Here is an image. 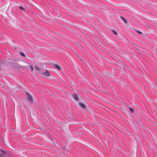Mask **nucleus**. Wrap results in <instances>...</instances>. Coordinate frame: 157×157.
I'll return each instance as SVG.
<instances>
[{
	"instance_id": "9",
	"label": "nucleus",
	"mask_w": 157,
	"mask_h": 157,
	"mask_svg": "<svg viewBox=\"0 0 157 157\" xmlns=\"http://www.w3.org/2000/svg\"><path fill=\"white\" fill-rule=\"evenodd\" d=\"M20 8L22 10H23V8L22 6H20Z\"/></svg>"
},
{
	"instance_id": "3",
	"label": "nucleus",
	"mask_w": 157,
	"mask_h": 157,
	"mask_svg": "<svg viewBox=\"0 0 157 157\" xmlns=\"http://www.w3.org/2000/svg\"><path fill=\"white\" fill-rule=\"evenodd\" d=\"M44 75L46 76H48L49 75H50L49 72L48 71H46L44 72Z\"/></svg>"
},
{
	"instance_id": "7",
	"label": "nucleus",
	"mask_w": 157,
	"mask_h": 157,
	"mask_svg": "<svg viewBox=\"0 0 157 157\" xmlns=\"http://www.w3.org/2000/svg\"><path fill=\"white\" fill-rule=\"evenodd\" d=\"M20 55L21 56H25V54L24 53H23L21 52L20 53Z\"/></svg>"
},
{
	"instance_id": "11",
	"label": "nucleus",
	"mask_w": 157,
	"mask_h": 157,
	"mask_svg": "<svg viewBox=\"0 0 157 157\" xmlns=\"http://www.w3.org/2000/svg\"><path fill=\"white\" fill-rule=\"evenodd\" d=\"M36 70H37V69H38V68L37 67H36Z\"/></svg>"
},
{
	"instance_id": "1",
	"label": "nucleus",
	"mask_w": 157,
	"mask_h": 157,
	"mask_svg": "<svg viewBox=\"0 0 157 157\" xmlns=\"http://www.w3.org/2000/svg\"><path fill=\"white\" fill-rule=\"evenodd\" d=\"M79 105L82 108H85V105L82 103H79Z\"/></svg>"
},
{
	"instance_id": "8",
	"label": "nucleus",
	"mask_w": 157,
	"mask_h": 157,
	"mask_svg": "<svg viewBox=\"0 0 157 157\" xmlns=\"http://www.w3.org/2000/svg\"><path fill=\"white\" fill-rule=\"evenodd\" d=\"M136 32H137V33H139V34H141V32H140V31H139L136 30Z\"/></svg>"
},
{
	"instance_id": "4",
	"label": "nucleus",
	"mask_w": 157,
	"mask_h": 157,
	"mask_svg": "<svg viewBox=\"0 0 157 157\" xmlns=\"http://www.w3.org/2000/svg\"><path fill=\"white\" fill-rule=\"evenodd\" d=\"M121 19L125 22L126 23L127 22V21L126 20V19L123 17H121Z\"/></svg>"
},
{
	"instance_id": "2",
	"label": "nucleus",
	"mask_w": 157,
	"mask_h": 157,
	"mask_svg": "<svg viewBox=\"0 0 157 157\" xmlns=\"http://www.w3.org/2000/svg\"><path fill=\"white\" fill-rule=\"evenodd\" d=\"M55 67L56 68L59 70L60 69V67L58 65H55Z\"/></svg>"
},
{
	"instance_id": "10",
	"label": "nucleus",
	"mask_w": 157,
	"mask_h": 157,
	"mask_svg": "<svg viewBox=\"0 0 157 157\" xmlns=\"http://www.w3.org/2000/svg\"><path fill=\"white\" fill-rule=\"evenodd\" d=\"M30 67L31 68V71H32L33 70V67L32 66H30Z\"/></svg>"
},
{
	"instance_id": "12",
	"label": "nucleus",
	"mask_w": 157,
	"mask_h": 157,
	"mask_svg": "<svg viewBox=\"0 0 157 157\" xmlns=\"http://www.w3.org/2000/svg\"><path fill=\"white\" fill-rule=\"evenodd\" d=\"M28 97L29 98V95H28Z\"/></svg>"
},
{
	"instance_id": "6",
	"label": "nucleus",
	"mask_w": 157,
	"mask_h": 157,
	"mask_svg": "<svg viewBox=\"0 0 157 157\" xmlns=\"http://www.w3.org/2000/svg\"><path fill=\"white\" fill-rule=\"evenodd\" d=\"M113 32L115 35H117V32L115 31H113Z\"/></svg>"
},
{
	"instance_id": "5",
	"label": "nucleus",
	"mask_w": 157,
	"mask_h": 157,
	"mask_svg": "<svg viewBox=\"0 0 157 157\" xmlns=\"http://www.w3.org/2000/svg\"><path fill=\"white\" fill-rule=\"evenodd\" d=\"M129 109L130 110V111L132 112V113L134 112V109H133L132 108H130H130H129Z\"/></svg>"
}]
</instances>
